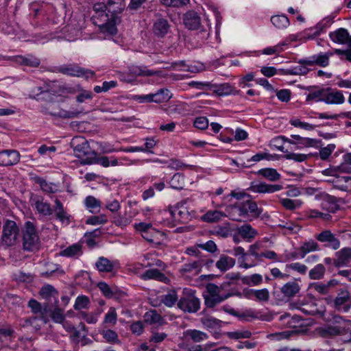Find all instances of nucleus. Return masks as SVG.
<instances>
[{
    "instance_id": "32",
    "label": "nucleus",
    "mask_w": 351,
    "mask_h": 351,
    "mask_svg": "<svg viewBox=\"0 0 351 351\" xmlns=\"http://www.w3.org/2000/svg\"><path fill=\"white\" fill-rule=\"evenodd\" d=\"M34 180L36 183L40 185L42 191L47 193H55L58 190V186L52 182H48L40 177H36Z\"/></svg>"
},
{
    "instance_id": "51",
    "label": "nucleus",
    "mask_w": 351,
    "mask_h": 351,
    "mask_svg": "<svg viewBox=\"0 0 351 351\" xmlns=\"http://www.w3.org/2000/svg\"><path fill=\"white\" fill-rule=\"evenodd\" d=\"M243 284L250 286H256L260 285L263 281L261 275L255 274L250 276H245L242 278Z\"/></svg>"
},
{
    "instance_id": "28",
    "label": "nucleus",
    "mask_w": 351,
    "mask_h": 351,
    "mask_svg": "<svg viewBox=\"0 0 351 351\" xmlns=\"http://www.w3.org/2000/svg\"><path fill=\"white\" fill-rule=\"evenodd\" d=\"M329 36L336 43L346 45L349 38V34L347 29L339 28L335 32H330Z\"/></svg>"
},
{
    "instance_id": "33",
    "label": "nucleus",
    "mask_w": 351,
    "mask_h": 351,
    "mask_svg": "<svg viewBox=\"0 0 351 351\" xmlns=\"http://www.w3.org/2000/svg\"><path fill=\"white\" fill-rule=\"evenodd\" d=\"M257 174L271 182L277 181L281 178L280 174L275 169L272 168L261 169L258 171Z\"/></svg>"
},
{
    "instance_id": "15",
    "label": "nucleus",
    "mask_w": 351,
    "mask_h": 351,
    "mask_svg": "<svg viewBox=\"0 0 351 351\" xmlns=\"http://www.w3.org/2000/svg\"><path fill=\"white\" fill-rule=\"evenodd\" d=\"M183 23L190 30H196L201 27V17L194 10H189L183 15Z\"/></svg>"
},
{
    "instance_id": "19",
    "label": "nucleus",
    "mask_w": 351,
    "mask_h": 351,
    "mask_svg": "<svg viewBox=\"0 0 351 351\" xmlns=\"http://www.w3.org/2000/svg\"><path fill=\"white\" fill-rule=\"evenodd\" d=\"M227 217L235 221H245L247 220L239 203L229 205L226 208Z\"/></svg>"
},
{
    "instance_id": "23",
    "label": "nucleus",
    "mask_w": 351,
    "mask_h": 351,
    "mask_svg": "<svg viewBox=\"0 0 351 351\" xmlns=\"http://www.w3.org/2000/svg\"><path fill=\"white\" fill-rule=\"evenodd\" d=\"M55 206H54V213L56 217V219H58L62 224L68 226L71 223V215H69L64 209L63 204L58 199H55Z\"/></svg>"
},
{
    "instance_id": "42",
    "label": "nucleus",
    "mask_w": 351,
    "mask_h": 351,
    "mask_svg": "<svg viewBox=\"0 0 351 351\" xmlns=\"http://www.w3.org/2000/svg\"><path fill=\"white\" fill-rule=\"evenodd\" d=\"M227 216L219 210H209L202 216V219L206 222H215L222 219V217Z\"/></svg>"
},
{
    "instance_id": "3",
    "label": "nucleus",
    "mask_w": 351,
    "mask_h": 351,
    "mask_svg": "<svg viewBox=\"0 0 351 351\" xmlns=\"http://www.w3.org/2000/svg\"><path fill=\"white\" fill-rule=\"evenodd\" d=\"M224 285L217 286L214 283H208L206 286V293L203 294L204 305L208 308H213L217 304L223 302L229 298L234 295H240L239 293H232L229 291L226 293H221Z\"/></svg>"
},
{
    "instance_id": "58",
    "label": "nucleus",
    "mask_w": 351,
    "mask_h": 351,
    "mask_svg": "<svg viewBox=\"0 0 351 351\" xmlns=\"http://www.w3.org/2000/svg\"><path fill=\"white\" fill-rule=\"evenodd\" d=\"M90 303L89 298L87 296L82 295L78 296L73 306L75 310H80L82 308H87Z\"/></svg>"
},
{
    "instance_id": "6",
    "label": "nucleus",
    "mask_w": 351,
    "mask_h": 351,
    "mask_svg": "<svg viewBox=\"0 0 351 351\" xmlns=\"http://www.w3.org/2000/svg\"><path fill=\"white\" fill-rule=\"evenodd\" d=\"M55 72L73 77H84L86 79L95 76V71L82 68L77 64H69L56 67Z\"/></svg>"
},
{
    "instance_id": "7",
    "label": "nucleus",
    "mask_w": 351,
    "mask_h": 351,
    "mask_svg": "<svg viewBox=\"0 0 351 351\" xmlns=\"http://www.w3.org/2000/svg\"><path fill=\"white\" fill-rule=\"evenodd\" d=\"M19 229L15 221L6 220L3 226L2 243L6 246L14 245L18 239Z\"/></svg>"
},
{
    "instance_id": "41",
    "label": "nucleus",
    "mask_w": 351,
    "mask_h": 351,
    "mask_svg": "<svg viewBox=\"0 0 351 351\" xmlns=\"http://www.w3.org/2000/svg\"><path fill=\"white\" fill-rule=\"evenodd\" d=\"M49 114L55 117L73 119L77 117L81 114V112L77 110L69 111L64 109H60L58 112H50Z\"/></svg>"
},
{
    "instance_id": "18",
    "label": "nucleus",
    "mask_w": 351,
    "mask_h": 351,
    "mask_svg": "<svg viewBox=\"0 0 351 351\" xmlns=\"http://www.w3.org/2000/svg\"><path fill=\"white\" fill-rule=\"evenodd\" d=\"M30 201L32 204L35 206L36 210L39 214L43 216L51 215L53 212V209L51 207L50 204L45 202L43 197L38 196L32 197Z\"/></svg>"
},
{
    "instance_id": "8",
    "label": "nucleus",
    "mask_w": 351,
    "mask_h": 351,
    "mask_svg": "<svg viewBox=\"0 0 351 351\" xmlns=\"http://www.w3.org/2000/svg\"><path fill=\"white\" fill-rule=\"evenodd\" d=\"M168 210L175 221L180 223H186L191 219V215L185 203L180 202L175 206H169Z\"/></svg>"
},
{
    "instance_id": "36",
    "label": "nucleus",
    "mask_w": 351,
    "mask_h": 351,
    "mask_svg": "<svg viewBox=\"0 0 351 351\" xmlns=\"http://www.w3.org/2000/svg\"><path fill=\"white\" fill-rule=\"evenodd\" d=\"M351 188V177L336 176V189L342 191H348Z\"/></svg>"
},
{
    "instance_id": "12",
    "label": "nucleus",
    "mask_w": 351,
    "mask_h": 351,
    "mask_svg": "<svg viewBox=\"0 0 351 351\" xmlns=\"http://www.w3.org/2000/svg\"><path fill=\"white\" fill-rule=\"evenodd\" d=\"M282 189V186L280 184H269L263 182L253 181L250 183L247 191L258 193H271L278 191Z\"/></svg>"
},
{
    "instance_id": "34",
    "label": "nucleus",
    "mask_w": 351,
    "mask_h": 351,
    "mask_svg": "<svg viewBox=\"0 0 351 351\" xmlns=\"http://www.w3.org/2000/svg\"><path fill=\"white\" fill-rule=\"evenodd\" d=\"M141 278L144 280L155 279L161 282H166L168 280L165 275L158 269H151L145 271Z\"/></svg>"
},
{
    "instance_id": "48",
    "label": "nucleus",
    "mask_w": 351,
    "mask_h": 351,
    "mask_svg": "<svg viewBox=\"0 0 351 351\" xmlns=\"http://www.w3.org/2000/svg\"><path fill=\"white\" fill-rule=\"evenodd\" d=\"M101 335L106 342L110 343H116L119 342L117 333L110 329H104L101 331Z\"/></svg>"
},
{
    "instance_id": "39",
    "label": "nucleus",
    "mask_w": 351,
    "mask_h": 351,
    "mask_svg": "<svg viewBox=\"0 0 351 351\" xmlns=\"http://www.w3.org/2000/svg\"><path fill=\"white\" fill-rule=\"evenodd\" d=\"M178 295L175 290L169 291L167 294L162 295L160 297V301L167 307H172L176 302H178Z\"/></svg>"
},
{
    "instance_id": "30",
    "label": "nucleus",
    "mask_w": 351,
    "mask_h": 351,
    "mask_svg": "<svg viewBox=\"0 0 351 351\" xmlns=\"http://www.w3.org/2000/svg\"><path fill=\"white\" fill-rule=\"evenodd\" d=\"M95 267L99 272H112L114 268V264L107 258L101 256L95 263Z\"/></svg>"
},
{
    "instance_id": "56",
    "label": "nucleus",
    "mask_w": 351,
    "mask_h": 351,
    "mask_svg": "<svg viewBox=\"0 0 351 351\" xmlns=\"http://www.w3.org/2000/svg\"><path fill=\"white\" fill-rule=\"evenodd\" d=\"M84 204L88 208L90 209L91 213H93L94 210L99 208L101 206L99 200L91 195L86 197Z\"/></svg>"
},
{
    "instance_id": "63",
    "label": "nucleus",
    "mask_w": 351,
    "mask_h": 351,
    "mask_svg": "<svg viewBox=\"0 0 351 351\" xmlns=\"http://www.w3.org/2000/svg\"><path fill=\"white\" fill-rule=\"evenodd\" d=\"M117 321V315L114 308H110L108 313L105 315L104 321L105 324L115 325Z\"/></svg>"
},
{
    "instance_id": "52",
    "label": "nucleus",
    "mask_w": 351,
    "mask_h": 351,
    "mask_svg": "<svg viewBox=\"0 0 351 351\" xmlns=\"http://www.w3.org/2000/svg\"><path fill=\"white\" fill-rule=\"evenodd\" d=\"M132 221L130 217H128L126 215H121L120 214L116 215L113 217L112 222L117 226L125 227L130 224Z\"/></svg>"
},
{
    "instance_id": "53",
    "label": "nucleus",
    "mask_w": 351,
    "mask_h": 351,
    "mask_svg": "<svg viewBox=\"0 0 351 351\" xmlns=\"http://www.w3.org/2000/svg\"><path fill=\"white\" fill-rule=\"evenodd\" d=\"M285 43H280L275 46L268 47L262 50V53L265 55H278L283 51V46Z\"/></svg>"
},
{
    "instance_id": "44",
    "label": "nucleus",
    "mask_w": 351,
    "mask_h": 351,
    "mask_svg": "<svg viewBox=\"0 0 351 351\" xmlns=\"http://www.w3.org/2000/svg\"><path fill=\"white\" fill-rule=\"evenodd\" d=\"M145 319L150 324H158L160 325L163 323L162 316L156 310H151L147 312L145 315Z\"/></svg>"
},
{
    "instance_id": "26",
    "label": "nucleus",
    "mask_w": 351,
    "mask_h": 351,
    "mask_svg": "<svg viewBox=\"0 0 351 351\" xmlns=\"http://www.w3.org/2000/svg\"><path fill=\"white\" fill-rule=\"evenodd\" d=\"M238 234L247 242H251L258 234L256 229L250 224L245 223L237 228Z\"/></svg>"
},
{
    "instance_id": "1",
    "label": "nucleus",
    "mask_w": 351,
    "mask_h": 351,
    "mask_svg": "<svg viewBox=\"0 0 351 351\" xmlns=\"http://www.w3.org/2000/svg\"><path fill=\"white\" fill-rule=\"evenodd\" d=\"M125 8L124 0H101L93 5L95 14L92 19L94 24L101 31L115 34L116 25L121 22L119 14L122 13Z\"/></svg>"
},
{
    "instance_id": "60",
    "label": "nucleus",
    "mask_w": 351,
    "mask_h": 351,
    "mask_svg": "<svg viewBox=\"0 0 351 351\" xmlns=\"http://www.w3.org/2000/svg\"><path fill=\"white\" fill-rule=\"evenodd\" d=\"M252 294L260 302H267L269 299V292L267 289L254 290Z\"/></svg>"
},
{
    "instance_id": "13",
    "label": "nucleus",
    "mask_w": 351,
    "mask_h": 351,
    "mask_svg": "<svg viewBox=\"0 0 351 351\" xmlns=\"http://www.w3.org/2000/svg\"><path fill=\"white\" fill-rule=\"evenodd\" d=\"M317 241L326 243V247L336 250L340 247V241L330 230H324L315 236Z\"/></svg>"
},
{
    "instance_id": "21",
    "label": "nucleus",
    "mask_w": 351,
    "mask_h": 351,
    "mask_svg": "<svg viewBox=\"0 0 351 351\" xmlns=\"http://www.w3.org/2000/svg\"><path fill=\"white\" fill-rule=\"evenodd\" d=\"M210 90L219 96H226L228 95H235L239 93V90H235V88L228 83L220 84H211Z\"/></svg>"
},
{
    "instance_id": "29",
    "label": "nucleus",
    "mask_w": 351,
    "mask_h": 351,
    "mask_svg": "<svg viewBox=\"0 0 351 351\" xmlns=\"http://www.w3.org/2000/svg\"><path fill=\"white\" fill-rule=\"evenodd\" d=\"M235 260L227 255L222 254L220 256L219 259L217 261L216 267L222 272L233 267L235 265Z\"/></svg>"
},
{
    "instance_id": "46",
    "label": "nucleus",
    "mask_w": 351,
    "mask_h": 351,
    "mask_svg": "<svg viewBox=\"0 0 351 351\" xmlns=\"http://www.w3.org/2000/svg\"><path fill=\"white\" fill-rule=\"evenodd\" d=\"M155 103H162L169 101L172 95L167 88H160L154 93Z\"/></svg>"
},
{
    "instance_id": "4",
    "label": "nucleus",
    "mask_w": 351,
    "mask_h": 351,
    "mask_svg": "<svg viewBox=\"0 0 351 351\" xmlns=\"http://www.w3.org/2000/svg\"><path fill=\"white\" fill-rule=\"evenodd\" d=\"M23 246L26 251H35L39 249L40 239L34 221H27L24 224Z\"/></svg>"
},
{
    "instance_id": "49",
    "label": "nucleus",
    "mask_w": 351,
    "mask_h": 351,
    "mask_svg": "<svg viewBox=\"0 0 351 351\" xmlns=\"http://www.w3.org/2000/svg\"><path fill=\"white\" fill-rule=\"evenodd\" d=\"M187 336L189 337L193 342L198 343L208 338L206 333L198 330H189L187 331Z\"/></svg>"
},
{
    "instance_id": "43",
    "label": "nucleus",
    "mask_w": 351,
    "mask_h": 351,
    "mask_svg": "<svg viewBox=\"0 0 351 351\" xmlns=\"http://www.w3.org/2000/svg\"><path fill=\"white\" fill-rule=\"evenodd\" d=\"M271 22L278 29L286 28L289 25V20L284 14L271 16Z\"/></svg>"
},
{
    "instance_id": "35",
    "label": "nucleus",
    "mask_w": 351,
    "mask_h": 351,
    "mask_svg": "<svg viewBox=\"0 0 351 351\" xmlns=\"http://www.w3.org/2000/svg\"><path fill=\"white\" fill-rule=\"evenodd\" d=\"M319 250V245L315 241L311 240L305 242L299 248L300 256L303 258L308 253Z\"/></svg>"
},
{
    "instance_id": "62",
    "label": "nucleus",
    "mask_w": 351,
    "mask_h": 351,
    "mask_svg": "<svg viewBox=\"0 0 351 351\" xmlns=\"http://www.w3.org/2000/svg\"><path fill=\"white\" fill-rule=\"evenodd\" d=\"M183 180L184 178L180 173H176L170 181L171 186L176 189H183Z\"/></svg>"
},
{
    "instance_id": "40",
    "label": "nucleus",
    "mask_w": 351,
    "mask_h": 351,
    "mask_svg": "<svg viewBox=\"0 0 351 351\" xmlns=\"http://www.w3.org/2000/svg\"><path fill=\"white\" fill-rule=\"evenodd\" d=\"M326 268L322 264H317L308 272V276L311 280H321L324 278Z\"/></svg>"
},
{
    "instance_id": "5",
    "label": "nucleus",
    "mask_w": 351,
    "mask_h": 351,
    "mask_svg": "<svg viewBox=\"0 0 351 351\" xmlns=\"http://www.w3.org/2000/svg\"><path fill=\"white\" fill-rule=\"evenodd\" d=\"M178 308L184 313H195L201 306V301L195 295V291L184 289L177 303Z\"/></svg>"
},
{
    "instance_id": "14",
    "label": "nucleus",
    "mask_w": 351,
    "mask_h": 351,
    "mask_svg": "<svg viewBox=\"0 0 351 351\" xmlns=\"http://www.w3.org/2000/svg\"><path fill=\"white\" fill-rule=\"evenodd\" d=\"M345 101V97L341 90L330 87L326 88L324 102L330 105H340Z\"/></svg>"
},
{
    "instance_id": "59",
    "label": "nucleus",
    "mask_w": 351,
    "mask_h": 351,
    "mask_svg": "<svg viewBox=\"0 0 351 351\" xmlns=\"http://www.w3.org/2000/svg\"><path fill=\"white\" fill-rule=\"evenodd\" d=\"M291 138L298 141V143L304 147H311L316 144L317 141L313 138H304L299 135H291Z\"/></svg>"
},
{
    "instance_id": "25",
    "label": "nucleus",
    "mask_w": 351,
    "mask_h": 351,
    "mask_svg": "<svg viewBox=\"0 0 351 351\" xmlns=\"http://www.w3.org/2000/svg\"><path fill=\"white\" fill-rule=\"evenodd\" d=\"M300 291V285L295 280L285 283L281 288L280 291L283 296L287 298L295 297Z\"/></svg>"
},
{
    "instance_id": "57",
    "label": "nucleus",
    "mask_w": 351,
    "mask_h": 351,
    "mask_svg": "<svg viewBox=\"0 0 351 351\" xmlns=\"http://www.w3.org/2000/svg\"><path fill=\"white\" fill-rule=\"evenodd\" d=\"M186 104L185 103H178L174 105L169 106V112L171 114H183L186 111Z\"/></svg>"
},
{
    "instance_id": "38",
    "label": "nucleus",
    "mask_w": 351,
    "mask_h": 351,
    "mask_svg": "<svg viewBox=\"0 0 351 351\" xmlns=\"http://www.w3.org/2000/svg\"><path fill=\"white\" fill-rule=\"evenodd\" d=\"M200 322L204 328L214 330L219 328L221 321L212 316H204L200 318Z\"/></svg>"
},
{
    "instance_id": "31",
    "label": "nucleus",
    "mask_w": 351,
    "mask_h": 351,
    "mask_svg": "<svg viewBox=\"0 0 351 351\" xmlns=\"http://www.w3.org/2000/svg\"><path fill=\"white\" fill-rule=\"evenodd\" d=\"M14 61L32 67H37L40 65V60L32 55L27 56H17L14 57Z\"/></svg>"
},
{
    "instance_id": "22",
    "label": "nucleus",
    "mask_w": 351,
    "mask_h": 351,
    "mask_svg": "<svg viewBox=\"0 0 351 351\" xmlns=\"http://www.w3.org/2000/svg\"><path fill=\"white\" fill-rule=\"evenodd\" d=\"M333 264L337 267L344 266L351 261V247H344L335 253Z\"/></svg>"
},
{
    "instance_id": "9",
    "label": "nucleus",
    "mask_w": 351,
    "mask_h": 351,
    "mask_svg": "<svg viewBox=\"0 0 351 351\" xmlns=\"http://www.w3.org/2000/svg\"><path fill=\"white\" fill-rule=\"evenodd\" d=\"M332 55V52L321 53L308 58L301 59L298 61V63L308 66L317 65L322 67H326L329 64V58Z\"/></svg>"
},
{
    "instance_id": "64",
    "label": "nucleus",
    "mask_w": 351,
    "mask_h": 351,
    "mask_svg": "<svg viewBox=\"0 0 351 351\" xmlns=\"http://www.w3.org/2000/svg\"><path fill=\"white\" fill-rule=\"evenodd\" d=\"M290 123L295 128H300L306 130H313L315 128V125H312L306 122H302L298 119L290 120Z\"/></svg>"
},
{
    "instance_id": "45",
    "label": "nucleus",
    "mask_w": 351,
    "mask_h": 351,
    "mask_svg": "<svg viewBox=\"0 0 351 351\" xmlns=\"http://www.w3.org/2000/svg\"><path fill=\"white\" fill-rule=\"evenodd\" d=\"M326 88H317L310 92L306 96V101H324Z\"/></svg>"
},
{
    "instance_id": "20",
    "label": "nucleus",
    "mask_w": 351,
    "mask_h": 351,
    "mask_svg": "<svg viewBox=\"0 0 351 351\" xmlns=\"http://www.w3.org/2000/svg\"><path fill=\"white\" fill-rule=\"evenodd\" d=\"M169 29L170 25L168 21L160 16L153 24V32L158 37H164L169 32Z\"/></svg>"
},
{
    "instance_id": "50",
    "label": "nucleus",
    "mask_w": 351,
    "mask_h": 351,
    "mask_svg": "<svg viewBox=\"0 0 351 351\" xmlns=\"http://www.w3.org/2000/svg\"><path fill=\"white\" fill-rule=\"evenodd\" d=\"M77 86L71 87L65 85L59 86L57 90H53V95H58L59 96H66L68 94L74 95L78 92Z\"/></svg>"
},
{
    "instance_id": "55",
    "label": "nucleus",
    "mask_w": 351,
    "mask_h": 351,
    "mask_svg": "<svg viewBox=\"0 0 351 351\" xmlns=\"http://www.w3.org/2000/svg\"><path fill=\"white\" fill-rule=\"evenodd\" d=\"M77 88L79 90L77 93H78L76 97L77 102L83 103L86 99H92L93 93L91 91L84 90L80 86H77Z\"/></svg>"
},
{
    "instance_id": "47",
    "label": "nucleus",
    "mask_w": 351,
    "mask_h": 351,
    "mask_svg": "<svg viewBox=\"0 0 351 351\" xmlns=\"http://www.w3.org/2000/svg\"><path fill=\"white\" fill-rule=\"evenodd\" d=\"M54 308L52 310L50 314L51 319L58 324H62L65 320V316L64 315V310L59 308L58 304H54Z\"/></svg>"
},
{
    "instance_id": "10",
    "label": "nucleus",
    "mask_w": 351,
    "mask_h": 351,
    "mask_svg": "<svg viewBox=\"0 0 351 351\" xmlns=\"http://www.w3.org/2000/svg\"><path fill=\"white\" fill-rule=\"evenodd\" d=\"M334 308L343 312H347L351 307V295L347 290H342L338 293L333 302Z\"/></svg>"
},
{
    "instance_id": "2",
    "label": "nucleus",
    "mask_w": 351,
    "mask_h": 351,
    "mask_svg": "<svg viewBox=\"0 0 351 351\" xmlns=\"http://www.w3.org/2000/svg\"><path fill=\"white\" fill-rule=\"evenodd\" d=\"M74 155L80 159L82 164H93L95 162L97 153L93 150L88 142L83 137L76 136L70 143Z\"/></svg>"
},
{
    "instance_id": "54",
    "label": "nucleus",
    "mask_w": 351,
    "mask_h": 351,
    "mask_svg": "<svg viewBox=\"0 0 351 351\" xmlns=\"http://www.w3.org/2000/svg\"><path fill=\"white\" fill-rule=\"evenodd\" d=\"M228 336L232 339H247L252 336V332L247 330H239L228 332Z\"/></svg>"
},
{
    "instance_id": "17",
    "label": "nucleus",
    "mask_w": 351,
    "mask_h": 351,
    "mask_svg": "<svg viewBox=\"0 0 351 351\" xmlns=\"http://www.w3.org/2000/svg\"><path fill=\"white\" fill-rule=\"evenodd\" d=\"M239 204L241 206L243 214L247 219L249 218L250 215L257 218L262 213V209L258 207L256 202L251 199L240 202Z\"/></svg>"
},
{
    "instance_id": "27",
    "label": "nucleus",
    "mask_w": 351,
    "mask_h": 351,
    "mask_svg": "<svg viewBox=\"0 0 351 351\" xmlns=\"http://www.w3.org/2000/svg\"><path fill=\"white\" fill-rule=\"evenodd\" d=\"M82 245L80 243L69 245L64 250L60 252L62 256L77 258L82 254Z\"/></svg>"
},
{
    "instance_id": "24",
    "label": "nucleus",
    "mask_w": 351,
    "mask_h": 351,
    "mask_svg": "<svg viewBox=\"0 0 351 351\" xmlns=\"http://www.w3.org/2000/svg\"><path fill=\"white\" fill-rule=\"evenodd\" d=\"M40 294L41 297L47 300L48 302H52V300H53V304L56 305L59 302L58 293L55 288L50 285H44L40 291Z\"/></svg>"
},
{
    "instance_id": "16",
    "label": "nucleus",
    "mask_w": 351,
    "mask_h": 351,
    "mask_svg": "<svg viewBox=\"0 0 351 351\" xmlns=\"http://www.w3.org/2000/svg\"><path fill=\"white\" fill-rule=\"evenodd\" d=\"M19 160L20 154L16 150L7 149L0 152V166L14 165Z\"/></svg>"
},
{
    "instance_id": "37",
    "label": "nucleus",
    "mask_w": 351,
    "mask_h": 351,
    "mask_svg": "<svg viewBox=\"0 0 351 351\" xmlns=\"http://www.w3.org/2000/svg\"><path fill=\"white\" fill-rule=\"evenodd\" d=\"M163 233L158 231L156 229L150 230L149 232H145L143 233V238L149 243L159 244L160 243L161 237Z\"/></svg>"
},
{
    "instance_id": "61",
    "label": "nucleus",
    "mask_w": 351,
    "mask_h": 351,
    "mask_svg": "<svg viewBox=\"0 0 351 351\" xmlns=\"http://www.w3.org/2000/svg\"><path fill=\"white\" fill-rule=\"evenodd\" d=\"M315 199L318 201H324L326 202H333L335 197L328 195V193L322 191L320 189L317 190L314 195Z\"/></svg>"
},
{
    "instance_id": "11",
    "label": "nucleus",
    "mask_w": 351,
    "mask_h": 351,
    "mask_svg": "<svg viewBox=\"0 0 351 351\" xmlns=\"http://www.w3.org/2000/svg\"><path fill=\"white\" fill-rule=\"evenodd\" d=\"M202 267L203 263L202 261H190L181 267L179 272L184 278H191L198 275Z\"/></svg>"
}]
</instances>
